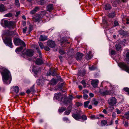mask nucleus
<instances>
[{
  "label": "nucleus",
  "mask_w": 129,
  "mask_h": 129,
  "mask_svg": "<svg viewBox=\"0 0 129 129\" xmlns=\"http://www.w3.org/2000/svg\"><path fill=\"white\" fill-rule=\"evenodd\" d=\"M99 92L101 94L103 95L109 94L111 93L110 91L108 90L106 88L100 89Z\"/></svg>",
  "instance_id": "6e6552de"
},
{
  "label": "nucleus",
  "mask_w": 129,
  "mask_h": 129,
  "mask_svg": "<svg viewBox=\"0 0 129 129\" xmlns=\"http://www.w3.org/2000/svg\"><path fill=\"white\" fill-rule=\"evenodd\" d=\"M59 53L61 55H63L65 53V52L64 51L61 49H60L59 50Z\"/></svg>",
  "instance_id": "09e8293b"
},
{
  "label": "nucleus",
  "mask_w": 129,
  "mask_h": 129,
  "mask_svg": "<svg viewBox=\"0 0 129 129\" xmlns=\"http://www.w3.org/2000/svg\"><path fill=\"white\" fill-rule=\"evenodd\" d=\"M124 116L126 118L129 119V111L125 114Z\"/></svg>",
  "instance_id": "c9c22d12"
},
{
  "label": "nucleus",
  "mask_w": 129,
  "mask_h": 129,
  "mask_svg": "<svg viewBox=\"0 0 129 129\" xmlns=\"http://www.w3.org/2000/svg\"><path fill=\"white\" fill-rule=\"evenodd\" d=\"M111 53L112 55H115L116 54V52L115 51L112 50L111 51Z\"/></svg>",
  "instance_id": "8fccbe9b"
},
{
  "label": "nucleus",
  "mask_w": 129,
  "mask_h": 129,
  "mask_svg": "<svg viewBox=\"0 0 129 129\" xmlns=\"http://www.w3.org/2000/svg\"><path fill=\"white\" fill-rule=\"evenodd\" d=\"M15 26V24L14 22L10 21L9 22L8 27L9 28H13Z\"/></svg>",
  "instance_id": "a211bd4d"
},
{
  "label": "nucleus",
  "mask_w": 129,
  "mask_h": 129,
  "mask_svg": "<svg viewBox=\"0 0 129 129\" xmlns=\"http://www.w3.org/2000/svg\"><path fill=\"white\" fill-rule=\"evenodd\" d=\"M73 98V96L72 95H70L69 96V99L72 100Z\"/></svg>",
  "instance_id": "0e129e2a"
},
{
  "label": "nucleus",
  "mask_w": 129,
  "mask_h": 129,
  "mask_svg": "<svg viewBox=\"0 0 129 129\" xmlns=\"http://www.w3.org/2000/svg\"><path fill=\"white\" fill-rule=\"evenodd\" d=\"M5 16L6 17H11L12 16V14L11 13H9L6 14Z\"/></svg>",
  "instance_id": "79ce46f5"
},
{
  "label": "nucleus",
  "mask_w": 129,
  "mask_h": 129,
  "mask_svg": "<svg viewBox=\"0 0 129 129\" xmlns=\"http://www.w3.org/2000/svg\"><path fill=\"white\" fill-rule=\"evenodd\" d=\"M63 119L64 121H68L69 120L68 118H67L66 117H64L63 118Z\"/></svg>",
  "instance_id": "680f3d73"
},
{
  "label": "nucleus",
  "mask_w": 129,
  "mask_h": 129,
  "mask_svg": "<svg viewBox=\"0 0 129 129\" xmlns=\"http://www.w3.org/2000/svg\"><path fill=\"white\" fill-rule=\"evenodd\" d=\"M46 13L45 11H42L40 14L35 16L33 18V20L35 22H39L43 18Z\"/></svg>",
  "instance_id": "7ed1b4c3"
},
{
  "label": "nucleus",
  "mask_w": 129,
  "mask_h": 129,
  "mask_svg": "<svg viewBox=\"0 0 129 129\" xmlns=\"http://www.w3.org/2000/svg\"><path fill=\"white\" fill-rule=\"evenodd\" d=\"M66 109V108L62 107L59 109L58 111L60 112H62Z\"/></svg>",
  "instance_id": "72a5a7b5"
},
{
  "label": "nucleus",
  "mask_w": 129,
  "mask_h": 129,
  "mask_svg": "<svg viewBox=\"0 0 129 129\" xmlns=\"http://www.w3.org/2000/svg\"><path fill=\"white\" fill-rule=\"evenodd\" d=\"M108 104L110 106H114L117 103L116 99L114 97H112L108 100Z\"/></svg>",
  "instance_id": "9d476101"
},
{
  "label": "nucleus",
  "mask_w": 129,
  "mask_h": 129,
  "mask_svg": "<svg viewBox=\"0 0 129 129\" xmlns=\"http://www.w3.org/2000/svg\"><path fill=\"white\" fill-rule=\"evenodd\" d=\"M105 8L106 10H110L111 9V5L109 4H106L105 5Z\"/></svg>",
  "instance_id": "393cba45"
},
{
  "label": "nucleus",
  "mask_w": 129,
  "mask_h": 129,
  "mask_svg": "<svg viewBox=\"0 0 129 129\" xmlns=\"http://www.w3.org/2000/svg\"><path fill=\"white\" fill-rule=\"evenodd\" d=\"M39 39L40 41H44L47 40V37L44 35H41L40 37L39 38Z\"/></svg>",
  "instance_id": "f3484780"
},
{
  "label": "nucleus",
  "mask_w": 129,
  "mask_h": 129,
  "mask_svg": "<svg viewBox=\"0 0 129 129\" xmlns=\"http://www.w3.org/2000/svg\"><path fill=\"white\" fill-rule=\"evenodd\" d=\"M83 94H86L88 93V91L87 90L85 89L83 90Z\"/></svg>",
  "instance_id": "bf43d9fd"
},
{
  "label": "nucleus",
  "mask_w": 129,
  "mask_h": 129,
  "mask_svg": "<svg viewBox=\"0 0 129 129\" xmlns=\"http://www.w3.org/2000/svg\"><path fill=\"white\" fill-rule=\"evenodd\" d=\"M81 118L83 120H86L87 117L85 115H83L81 116Z\"/></svg>",
  "instance_id": "c03bdc74"
},
{
  "label": "nucleus",
  "mask_w": 129,
  "mask_h": 129,
  "mask_svg": "<svg viewBox=\"0 0 129 129\" xmlns=\"http://www.w3.org/2000/svg\"><path fill=\"white\" fill-rule=\"evenodd\" d=\"M47 10L48 11L50 12L53 9V4H51L48 5L47 6Z\"/></svg>",
  "instance_id": "5701e85b"
},
{
  "label": "nucleus",
  "mask_w": 129,
  "mask_h": 129,
  "mask_svg": "<svg viewBox=\"0 0 129 129\" xmlns=\"http://www.w3.org/2000/svg\"><path fill=\"white\" fill-rule=\"evenodd\" d=\"M39 3L41 5H43L45 3L44 0H42L39 2Z\"/></svg>",
  "instance_id": "6e6d98bb"
},
{
  "label": "nucleus",
  "mask_w": 129,
  "mask_h": 129,
  "mask_svg": "<svg viewBox=\"0 0 129 129\" xmlns=\"http://www.w3.org/2000/svg\"><path fill=\"white\" fill-rule=\"evenodd\" d=\"M4 42L6 45L11 48H13V46L12 45V39L11 38L6 37L5 40H4Z\"/></svg>",
  "instance_id": "423d86ee"
},
{
  "label": "nucleus",
  "mask_w": 129,
  "mask_h": 129,
  "mask_svg": "<svg viewBox=\"0 0 129 129\" xmlns=\"http://www.w3.org/2000/svg\"><path fill=\"white\" fill-rule=\"evenodd\" d=\"M14 42L16 46L22 45L24 47H25L26 45L25 43L19 38H16L14 40Z\"/></svg>",
  "instance_id": "20e7f679"
},
{
  "label": "nucleus",
  "mask_w": 129,
  "mask_h": 129,
  "mask_svg": "<svg viewBox=\"0 0 129 129\" xmlns=\"http://www.w3.org/2000/svg\"><path fill=\"white\" fill-rule=\"evenodd\" d=\"M98 83V80H93L91 82V84L93 87H97Z\"/></svg>",
  "instance_id": "2eb2a0df"
},
{
  "label": "nucleus",
  "mask_w": 129,
  "mask_h": 129,
  "mask_svg": "<svg viewBox=\"0 0 129 129\" xmlns=\"http://www.w3.org/2000/svg\"><path fill=\"white\" fill-rule=\"evenodd\" d=\"M30 89L31 92H35V91L34 90V85H33L32 87L30 88Z\"/></svg>",
  "instance_id": "37998d69"
},
{
  "label": "nucleus",
  "mask_w": 129,
  "mask_h": 129,
  "mask_svg": "<svg viewBox=\"0 0 129 129\" xmlns=\"http://www.w3.org/2000/svg\"><path fill=\"white\" fill-rule=\"evenodd\" d=\"M89 103V101H87L85 102L84 103V107L85 108L87 107L88 106V104Z\"/></svg>",
  "instance_id": "f704fd0d"
},
{
  "label": "nucleus",
  "mask_w": 129,
  "mask_h": 129,
  "mask_svg": "<svg viewBox=\"0 0 129 129\" xmlns=\"http://www.w3.org/2000/svg\"><path fill=\"white\" fill-rule=\"evenodd\" d=\"M100 119V118L99 117V116H95V119Z\"/></svg>",
  "instance_id": "774afa93"
},
{
  "label": "nucleus",
  "mask_w": 129,
  "mask_h": 129,
  "mask_svg": "<svg viewBox=\"0 0 129 129\" xmlns=\"http://www.w3.org/2000/svg\"><path fill=\"white\" fill-rule=\"evenodd\" d=\"M119 32L121 35H122L123 36L125 35V32L122 30H119Z\"/></svg>",
  "instance_id": "58836bf2"
},
{
  "label": "nucleus",
  "mask_w": 129,
  "mask_h": 129,
  "mask_svg": "<svg viewBox=\"0 0 129 129\" xmlns=\"http://www.w3.org/2000/svg\"><path fill=\"white\" fill-rule=\"evenodd\" d=\"M36 63L38 65H40L43 63V61L41 58H37L36 62Z\"/></svg>",
  "instance_id": "dca6fc26"
},
{
  "label": "nucleus",
  "mask_w": 129,
  "mask_h": 129,
  "mask_svg": "<svg viewBox=\"0 0 129 129\" xmlns=\"http://www.w3.org/2000/svg\"><path fill=\"white\" fill-rule=\"evenodd\" d=\"M44 49L47 51H49L50 50V48L48 46H46L45 47H44Z\"/></svg>",
  "instance_id": "de8ad7c7"
},
{
  "label": "nucleus",
  "mask_w": 129,
  "mask_h": 129,
  "mask_svg": "<svg viewBox=\"0 0 129 129\" xmlns=\"http://www.w3.org/2000/svg\"><path fill=\"white\" fill-rule=\"evenodd\" d=\"M13 88L14 91L15 92L17 93L19 92V89L18 86H14L13 87Z\"/></svg>",
  "instance_id": "bb28decb"
},
{
  "label": "nucleus",
  "mask_w": 129,
  "mask_h": 129,
  "mask_svg": "<svg viewBox=\"0 0 129 129\" xmlns=\"http://www.w3.org/2000/svg\"><path fill=\"white\" fill-rule=\"evenodd\" d=\"M115 16V14L114 12H113L112 13H109L108 15V17L111 18H113Z\"/></svg>",
  "instance_id": "473e14b6"
},
{
  "label": "nucleus",
  "mask_w": 129,
  "mask_h": 129,
  "mask_svg": "<svg viewBox=\"0 0 129 129\" xmlns=\"http://www.w3.org/2000/svg\"><path fill=\"white\" fill-rule=\"evenodd\" d=\"M57 83V81L54 79H52L51 81V84L52 85H55Z\"/></svg>",
  "instance_id": "2f4dec72"
},
{
  "label": "nucleus",
  "mask_w": 129,
  "mask_h": 129,
  "mask_svg": "<svg viewBox=\"0 0 129 129\" xmlns=\"http://www.w3.org/2000/svg\"><path fill=\"white\" fill-rule=\"evenodd\" d=\"M5 10L4 6L3 4H0V12H3Z\"/></svg>",
  "instance_id": "a878e982"
},
{
  "label": "nucleus",
  "mask_w": 129,
  "mask_h": 129,
  "mask_svg": "<svg viewBox=\"0 0 129 129\" xmlns=\"http://www.w3.org/2000/svg\"><path fill=\"white\" fill-rule=\"evenodd\" d=\"M118 66L120 68L129 73V67L123 62H120L118 64Z\"/></svg>",
  "instance_id": "0eeeda50"
},
{
  "label": "nucleus",
  "mask_w": 129,
  "mask_h": 129,
  "mask_svg": "<svg viewBox=\"0 0 129 129\" xmlns=\"http://www.w3.org/2000/svg\"><path fill=\"white\" fill-rule=\"evenodd\" d=\"M83 98L84 99H86L88 98V95L86 94H84V95H83Z\"/></svg>",
  "instance_id": "603ef678"
},
{
  "label": "nucleus",
  "mask_w": 129,
  "mask_h": 129,
  "mask_svg": "<svg viewBox=\"0 0 129 129\" xmlns=\"http://www.w3.org/2000/svg\"><path fill=\"white\" fill-rule=\"evenodd\" d=\"M81 112L78 111L76 112L73 114L72 116L73 117L77 120L81 118Z\"/></svg>",
  "instance_id": "1a4fd4ad"
},
{
  "label": "nucleus",
  "mask_w": 129,
  "mask_h": 129,
  "mask_svg": "<svg viewBox=\"0 0 129 129\" xmlns=\"http://www.w3.org/2000/svg\"><path fill=\"white\" fill-rule=\"evenodd\" d=\"M39 9V8L37 7L35 8L33 10L30 11V13L31 14H35L37 11Z\"/></svg>",
  "instance_id": "b1692460"
},
{
  "label": "nucleus",
  "mask_w": 129,
  "mask_h": 129,
  "mask_svg": "<svg viewBox=\"0 0 129 129\" xmlns=\"http://www.w3.org/2000/svg\"><path fill=\"white\" fill-rule=\"evenodd\" d=\"M107 121L106 120H102L101 122V125L102 126H105L107 124Z\"/></svg>",
  "instance_id": "c756f323"
},
{
  "label": "nucleus",
  "mask_w": 129,
  "mask_h": 129,
  "mask_svg": "<svg viewBox=\"0 0 129 129\" xmlns=\"http://www.w3.org/2000/svg\"><path fill=\"white\" fill-rule=\"evenodd\" d=\"M71 106H70L68 108L67 110H66L64 112V114L65 115H68L71 112Z\"/></svg>",
  "instance_id": "412c9836"
},
{
  "label": "nucleus",
  "mask_w": 129,
  "mask_h": 129,
  "mask_svg": "<svg viewBox=\"0 0 129 129\" xmlns=\"http://www.w3.org/2000/svg\"><path fill=\"white\" fill-rule=\"evenodd\" d=\"M126 57L127 58V61L129 62V52H127L126 54Z\"/></svg>",
  "instance_id": "864d4df0"
},
{
  "label": "nucleus",
  "mask_w": 129,
  "mask_h": 129,
  "mask_svg": "<svg viewBox=\"0 0 129 129\" xmlns=\"http://www.w3.org/2000/svg\"><path fill=\"white\" fill-rule=\"evenodd\" d=\"M39 45L41 49H43L44 48V45L42 43L40 42H38Z\"/></svg>",
  "instance_id": "a19ab883"
},
{
  "label": "nucleus",
  "mask_w": 129,
  "mask_h": 129,
  "mask_svg": "<svg viewBox=\"0 0 129 129\" xmlns=\"http://www.w3.org/2000/svg\"><path fill=\"white\" fill-rule=\"evenodd\" d=\"M8 34L9 35L12 36H18L17 34L15 31H9L8 33Z\"/></svg>",
  "instance_id": "4be33fe9"
},
{
  "label": "nucleus",
  "mask_w": 129,
  "mask_h": 129,
  "mask_svg": "<svg viewBox=\"0 0 129 129\" xmlns=\"http://www.w3.org/2000/svg\"><path fill=\"white\" fill-rule=\"evenodd\" d=\"M32 70L35 74L34 76L35 77H37L38 76V74L41 71V69L34 66Z\"/></svg>",
  "instance_id": "9b49d317"
},
{
  "label": "nucleus",
  "mask_w": 129,
  "mask_h": 129,
  "mask_svg": "<svg viewBox=\"0 0 129 129\" xmlns=\"http://www.w3.org/2000/svg\"><path fill=\"white\" fill-rule=\"evenodd\" d=\"M23 47H24L23 46H22L19 48H17L16 50V52L17 53H19V52L22 50Z\"/></svg>",
  "instance_id": "cd10ccee"
},
{
  "label": "nucleus",
  "mask_w": 129,
  "mask_h": 129,
  "mask_svg": "<svg viewBox=\"0 0 129 129\" xmlns=\"http://www.w3.org/2000/svg\"><path fill=\"white\" fill-rule=\"evenodd\" d=\"M33 51L31 49H28L24 50L22 52V54L27 57H30L33 55Z\"/></svg>",
  "instance_id": "39448f33"
},
{
  "label": "nucleus",
  "mask_w": 129,
  "mask_h": 129,
  "mask_svg": "<svg viewBox=\"0 0 129 129\" xmlns=\"http://www.w3.org/2000/svg\"><path fill=\"white\" fill-rule=\"evenodd\" d=\"M75 105L76 106L78 107L82 106V104L81 103L77 102L76 103Z\"/></svg>",
  "instance_id": "4c0bfd02"
},
{
  "label": "nucleus",
  "mask_w": 129,
  "mask_h": 129,
  "mask_svg": "<svg viewBox=\"0 0 129 129\" xmlns=\"http://www.w3.org/2000/svg\"><path fill=\"white\" fill-rule=\"evenodd\" d=\"M55 72V70H53L52 72H51L50 73V75H48L47 74V75H49V76L50 75H52L53 76H54V75H55V73H54Z\"/></svg>",
  "instance_id": "a18cd8bd"
},
{
  "label": "nucleus",
  "mask_w": 129,
  "mask_h": 129,
  "mask_svg": "<svg viewBox=\"0 0 129 129\" xmlns=\"http://www.w3.org/2000/svg\"><path fill=\"white\" fill-rule=\"evenodd\" d=\"M15 4L17 7H20V4L18 0H15Z\"/></svg>",
  "instance_id": "c85d7f7f"
},
{
  "label": "nucleus",
  "mask_w": 129,
  "mask_h": 129,
  "mask_svg": "<svg viewBox=\"0 0 129 129\" xmlns=\"http://www.w3.org/2000/svg\"><path fill=\"white\" fill-rule=\"evenodd\" d=\"M115 47L117 51H119L122 50V47L119 44H116Z\"/></svg>",
  "instance_id": "aec40b11"
},
{
  "label": "nucleus",
  "mask_w": 129,
  "mask_h": 129,
  "mask_svg": "<svg viewBox=\"0 0 129 129\" xmlns=\"http://www.w3.org/2000/svg\"><path fill=\"white\" fill-rule=\"evenodd\" d=\"M103 112L105 114H107V111L105 109H104L103 110Z\"/></svg>",
  "instance_id": "338daca9"
},
{
  "label": "nucleus",
  "mask_w": 129,
  "mask_h": 129,
  "mask_svg": "<svg viewBox=\"0 0 129 129\" xmlns=\"http://www.w3.org/2000/svg\"><path fill=\"white\" fill-rule=\"evenodd\" d=\"M27 29V27H25L24 28H22L23 33L25 34L26 33Z\"/></svg>",
  "instance_id": "49530a36"
},
{
  "label": "nucleus",
  "mask_w": 129,
  "mask_h": 129,
  "mask_svg": "<svg viewBox=\"0 0 129 129\" xmlns=\"http://www.w3.org/2000/svg\"><path fill=\"white\" fill-rule=\"evenodd\" d=\"M9 23V21L7 20H2L1 21V24L2 26L4 27H8Z\"/></svg>",
  "instance_id": "ddd939ff"
},
{
  "label": "nucleus",
  "mask_w": 129,
  "mask_h": 129,
  "mask_svg": "<svg viewBox=\"0 0 129 129\" xmlns=\"http://www.w3.org/2000/svg\"><path fill=\"white\" fill-rule=\"evenodd\" d=\"M116 112L118 114H120L121 113V111L119 109L117 108L116 109Z\"/></svg>",
  "instance_id": "4d7b16f0"
},
{
  "label": "nucleus",
  "mask_w": 129,
  "mask_h": 129,
  "mask_svg": "<svg viewBox=\"0 0 129 129\" xmlns=\"http://www.w3.org/2000/svg\"><path fill=\"white\" fill-rule=\"evenodd\" d=\"M81 83L83 85L84 87H85L86 86V83H85L84 80H82Z\"/></svg>",
  "instance_id": "ea45409f"
},
{
  "label": "nucleus",
  "mask_w": 129,
  "mask_h": 129,
  "mask_svg": "<svg viewBox=\"0 0 129 129\" xmlns=\"http://www.w3.org/2000/svg\"><path fill=\"white\" fill-rule=\"evenodd\" d=\"M92 56L93 55L91 54V52L90 51H89L86 56V58L87 60H89L91 59Z\"/></svg>",
  "instance_id": "6ab92c4d"
},
{
  "label": "nucleus",
  "mask_w": 129,
  "mask_h": 129,
  "mask_svg": "<svg viewBox=\"0 0 129 129\" xmlns=\"http://www.w3.org/2000/svg\"><path fill=\"white\" fill-rule=\"evenodd\" d=\"M124 126H127L128 125V123L127 122L125 121V123L124 124Z\"/></svg>",
  "instance_id": "69168bd1"
},
{
  "label": "nucleus",
  "mask_w": 129,
  "mask_h": 129,
  "mask_svg": "<svg viewBox=\"0 0 129 129\" xmlns=\"http://www.w3.org/2000/svg\"><path fill=\"white\" fill-rule=\"evenodd\" d=\"M98 101H96L94 100L93 101V104L95 106H97V105L98 104Z\"/></svg>",
  "instance_id": "3c124183"
},
{
  "label": "nucleus",
  "mask_w": 129,
  "mask_h": 129,
  "mask_svg": "<svg viewBox=\"0 0 129 129\" xmlns=\"http://www.w3.org/2000/svg\"><path fill=\"white\" fill-rule=\"evenodd\" d=\"M0 72L2 75L3 81L5 84H10L11 81V77L10 72L7 69L0 66Z\"/></svg>",
  "instance_id": "f257e3e1"
},
{
  "label": "nucleus",
  "mask_w": 129,
  "mask_h": 129,
  "mask_svg": "<svg viewBox=\"0 0 129 129\" xmlns=\"http://www.w3.org/2000/svg\"><path fill=\"white\" fill-rule=\"evenodd\" d=\"M47 44L48 46L51 48H53L55 46V42L52 40H49L47 42Z\"/></svg>",
  "instance_id": "f8f14e48"
},
{
  "label": "nucleus",
  "mask_w": 129,
  "mask_h": 129,
  "mask_svg": "<svg viewBox=\"0 0 129 129\" xmlns=\"http://www.w3.org/2000/svg\"><path fill=\"white\" fill-rule=\"evenodd\" d=\"M54 98L60 101L61 104L63 103L64 104H66L70 102V101L66 95H62L60 93L55 94Z\"/></svg>",
  "instance_id": "f03ea898"
},
{
  "label": "nucleus",
  "mask_w": 129,
  "mask_h": 129,
  "mask_svg": "<svg viewBox=\"0 0 129 129\" xmlns=\"http://www.w3.org/2000/svg\"><path fill=\"white\" fill-rule=\"evenodd\" d=\"M83 54L82 53H77L75 56V58L77 60H80L82 58Z\"/></svg>",
  "instance_id": "4468645a"
},
{
  "label": "nucleus",
  "mask_w": 129,
  "mask_h": 129,
  "mask_svg": "<svg viewBox=\"0 0 129 129\" xmlns=\"http://www.w3.org/2000/svg\"><path fill=\"white\" fill-rule=\"evenodd\" d=\"M116 114V113H113L112 115V117L114 119L115 118Z\"/></svg>",
  "instance_id": "e2e57ef3"
},
{
  "label": "nucleus",
  "mask_w": 129,
  "mask_h": 129,
  "mask_svg": "<svg viewBox=\"0 0 129 129\" xmlns=\"http://www.w3.org/2000/svg\"><path fill=\"white\" fill-rule=\"evenodd\" d=\"M89 68L90 70H92L95 69V68L93 66L89 67Z\"/></svg>",
  "instance_id": "052dcab7"
},
{
  "label": "nucleus",
  "mask_w": 129,
  "mask_h": 129,
  "mask_svg": "<svg viewBox=\"0 0 129 129\" xmlns=\"http://www.w3.org/2000/svg\"><path fill=\"white\" fill-rule=\"evenodd\" d=\"M95 116L94 115H92L90 116V118L92 119H95Z\"/></svg>",
  "instance_id": "5fc2aeb1"
},
{
  "label": "nucleus",
  "mask_w": 129,
  "mask_h": 129,
  "mask_svg": "<svg viewBox=\"0 0 129 129\" xmlns=\"http://www.w3.org/2000/svg\"><path fill=\"white\" fill-rule=\"evenodd\" d=\"M123 90H124L127 93V94L129 95V88L125 87H124L123 89Z\"/></svg>",
  "instance_id": "e433bc0d"
},
{
  "label": "nucleus",
  "mask_w": 129,
  "mask_h": 129,
  "mask_svg": "<svg viewBox=\"0 0 129 129\" xmlns=\"http://www.w3.org/2000/svg\"><path fill=\"white\" fill-rule=\"evenodd\" d=\"M114 106H110L107 108L110 112H112L114 109Z\"/></svg>",
  "instance_id": "7c9ffc66"
},
{
  "label": "nucleus",
  "mask_w": 129,
  "mask_h": 129,
  "mask_svg": "<svg viewBox=\"0 0 129 129\" xmlns=\"http://www.w3.org/2000/svg\"><path fill=\"white\" fill-rule=\"evenodd\" d=\"M114 26H117L118 24V23L117 21H115L114 23Z\"/></svg>",
  "instance_id": "13d9d810"
}]
</instances>
